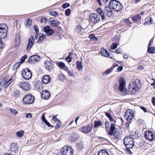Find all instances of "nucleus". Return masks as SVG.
I'll use <instances>...</instances> for the list:
<instances>
[{"label": "nucleus", "mask_w": 155, "mask_h": 155, "mask_svg": "<svg viewBox=\"0 0 155 155\" xmlns=\"http://www.w3.org/2000/svg\"><path fill=\"white\" fill-rule=\"evenodd\" d=\"M97 11L101 16L103 21H107V18L106 16L110 17L112 16L113 14L111 9L108 6H106L104 8L103 11L101 8H98L97 9Z\"/></svg>", "instance_id": "1"}, {"label": "nucleus", "mask_w": 155, "mask_h": 155, "mask_svg": "<svg viewBox=\"0 0 155 155\" xmlns=\"http://www.w3.org/2000/svg\"><path fill=\"white\" fill-rule=\"evenodd\" d=\"M140 80L136 79L130 83L128 87V91L131 94H134L140 89Z\"/></svg>", "instance_id": "2"}, {"label": "nucleus", "mask_w": 155, "mask_h": 155, "mask_svg": "<svg viewBox=\"0 0 155 155\" xmlns=\"http://www.w3.org/2000/svg\"><path fill=\"white\" fill-rule=\"evenodd\" d=\"M119 82V86L117 84H115L114 85L115 90L116 91H119L121 92L124 91L125 89V82L124 79L122 77H120L118 80Z\"/></svg>", "instance_id": "3"}, {"label": "nucleus", "mask_w": 155, "mask_h": 155, "mask_svg": "<svg viewBox=\"0 0 155 155\" xmlns=\"http://www.w3.org/2000/svg\"><path fill=\"white\" fill-rule=\"evenodd\" d=\"M109 7L116 12L120 11L123 8L121 3L116 0H111L109 3Z\"/></svg>", "instance_id": "4"}, {"label": "nucleus", "mask_w": 155, "mask_h": 155, "mask_svg": "<svg viewBox=\"0 0 155 155\" xmlns=\"http://www.w3.org/2000/svg\"><path fill=\"white\" fill-rule=\"evenodd\" d=\"M115 129V126L114 124L112 123L110 125V130L109 132L107 133V134L108 136H112L113 135L114 138L117 140H119L120 139V135L118 133H114Z\"/></svg>", "instance_id": "5"}, {"label": "nucleus", "mask_w": 155, "mask_h": 155, "mask_svg": "<svg viewBox=\"0 0 155 155\" xmlns=\"http://www.w3.org/2000/svg\"><path fill=\"white\" fill-rule=\"evenodd\" d=\"M8 27L6 25L2 24L0 25V39H4L7 35Z\"/></svg>", "instance_id": "6"}, {"label": "nucleus", "mask_w": 155, "mask_h": 155, "mask_svg": "<svg viewBox=\"0 0 155 155\" xmlns=\"http://www.w3.org/2000/svg\"><path fill=\"white\" fill-rule=\"evenodd\" d=\"M35 100L34 97L31 94L25 95L22 99L23 102L25 104H30L33 103Z\"/></svg>", "instance_id": "7"}, {"label": "nucleus", "mask_w": 155, "mask_h": 155, "mask_svg": "<svg viewBox=\"0 0 155 155\" xmlns=\"http://www.w3.org/2000/svg\"><path fill=\"white\" fill-rule=\"evenodd\" d=\"M89 21L91 23L95 25L98 23L100 20V17L97 14L92 13L89 16Z\"/></svg>", "instance_id": "8"}, {"label": "nucleus", "mask_w": 155, "mask_h": 155, "mask_svg": "<svg viewBox=\"0 0 155 155\" xmlns=\"http://www.w3.org/2000/svg\"><path fill=\"white\" fill-rule=\"evenodd\" d=\"M21 75L24 79L29 80L31 77L32 73L30 70L26 68L23 70Z\"/></svg>", "instance_id": "9"}, {"label": "nucleus", "mask_w": 155, "mask_h": 155, "mask_svg": "<svg viewBox=\"0 0 155 155\" xmlns=\"http://www.w3.org/2000/svg\"><path fill=\"white\" fill-rule=\"evenodd\" d=\"M62 152L64 155H73L74 153L73 150L70 147H64L61 148Z\"/></svg>", "instance_id": "10"}, {"label": "nucleus", "mask_w": 155, "mask_h": 155, "mask_svg": "<svg viewBox=\"0 0 155 155\" xmlns=\"http://www.w3.org/2000/svg\"><path fill=\"white\" fill-rule=\"evenodd\" d=\"M93 125L92 124H89L81 128V131L83 133L86 134L90 133L92 130Z\"/></svg>", "instance_id": "11"}, {"label": "nucleus", "mask_w": 155, "mask_h": 155, "mask_svg": "<svg viewBox=\"0 0 155 155\" xmlns=\"http://www.w3.org/2000/svg\"><path fill=\"white\" fill-rule=\"evenodd\" d=\"M145 137L146 139L150 141L153 140L154 138V135L153 133L148 130L145 131Z\"/></svg>", "instance_id": "12"}, {"label": "nucleus", "mask_w": 155, "mask_h": 155, "mask_svg": "<svg viewBox=\"0 0 155 155\" xmlns=\"http://www.w3.org/2000/svg\"><path fill=\"white\" fill-rule=\"evenodd\" d=\"M12 81V78L9 79L7 81H5V79H1L0 82V85L2 87L3 86L5 87H7L11 84Z\"/></svg>", "instance_id": "13"}, {"label": "nucleus", "mask_w": 155, "mask_h": 155, "mask_svg": "<svg viewBox=\"0 0 155 155\" xmlns=\"http://www.w3.org/2000/svg\"><path fill=\"white\" fill-rule=\"evenodd\" d=\"M134 114L132 110L128 109L127 110V120L130 121L134 117Z\"/></svg>", "instance_id": "14"}, {"label": "nucleus", "mask_w": 155, "mask_h": 155, "mask_svg": "<svg viewBox=\"0 0 155 155\" xmlns=\"http://www.w3.org/2000/svg\"><path fill=\"white\" fill-rule=\"evenodd\" d=\"M34 39L33 36H31L28 41V43L27 45L26 50L27 51L30 50L34 44Z\"/></svg>", "instance_id": "15"}, {"label": "nucleus", "mask_w": 155, "mask_h": 155, "mask_svg": "<svg viewBox=\"0 0 155 155\" xmlns=\"http://www.w3.org/2000/svg\"><path fill=\"white\" fill-rule=\"evenodd\" d=\"M19 86L24 90L28 91L30 88V84L27 82H21L19 84Z\"/></svg>", "instance_id": "16"}, {"label": "nucleus", "mask_w": 155, "mask_h": 155, "mask_svg": "<svg viewBox=\"0 0 155 155\" xmlns=\"http://www.w3.org/2000/svg\"><path fill=\"white\" fill-rule=\"evenodd\" d=\"M43 31L47 35H51L54 32V30L52 29H51L49 25L43 28Z\"/></svg>", "instance_id": "17"}, {"label": "nucleus", "mask_w": 155, "mask_h": 155, "mask_svg": "<svg viewBox=\"0 0 155 155\" xmlns=\"http://www.w3.org/2000/svg\"><path fill=\"white\" fill-rule=\"evenodd\" d=\"M46 69L49 71H51L53 69V64L49 61H46L44 63Z\"/></svg>", "instance_id": "18"}, {"label": "nucleus", "mask_w": 155, "mask_h": 155, "mask_svg": "<svg viewBox=\"0 0 155 155\" xmlns=\"http://www.w3.org/2000/svg\"><path fill=\"white\" fill-rule=\"evenodd\" d=\"M50 96V93L47 91L45 90L42 91L41 94V97L42 99H48Z\"/></svg>", "instance_id": "19"}, {"label": "nucleus", "mask_w": 155, "mask_h": 155, "mask_svg": "<svg viewBox=\"0 0 155 155\" xmlns=\"http://www.w3.org/2000/svg\"><path fill=\"white\" fill-rule=\"evenodd\" d=\"M18 146L16 143H12L11 145L10 151L13 153H15L18 151Z\"/></svg>", "instance_id": "20"}, {"label": "nucleus", "mask_w": 155, "mask_h": 155, "mask_svg": "<svg viewBox=\"0 0 155 155\" xmlns=\"http://www.w3.org/2000/svg\"><path fill=\"white\" fill-rule=\"evenodd\" d=\"M139 137V134L136 132L131 131L130 132V136L127 137V139L129 138L133 139H137Z\"/></svg>", "instance_id": "21"}, {"label": "nucleus", "mask_w": 155, "mask_h": 155, "mask_svg": "<svg viewBox=\"0 0 155 155\" xmlns=\"http://www.w3.org/2000/svg\"><path fill=\"white\" fill-rule=\"evenodd\" d=\"M43 84H46L48 83L51 81V78L48 75H44L42 78Z\"/></svg>", "instance_id": "22"}, {"label": "nucleus", "mask_w": 155, "mask_h": 155, "mask_svg": "<svg viewBox=\"0 0 155 155\" xmlns=\"http://www.w3.org/2000/svg\"><path fill=\"white\" fill-rule=\"evenodd\" d=\"M80 138L79 135L78 134H74L71 135L69 138V139L72 142H74L78 140Z\"/></svg>", "instance_id": "23"}, {"label": "nucleus", "mask_w": 155, "mask_h": 155, "mask_svg": "<svg viewBox=\"0 0 155 155\" xmlns=\"http://www.w3.org/2000/svg\"><path fill=\"white\" fill-rule=\"evenodd\" d=\"M132 19L134 21L137 22H140L143 20V19H142V18L140 14L137 15L132 17Z\"/></svg>", "instance_id": "24"}, {"label": "nucleus", "mask_w": 155, "mask_h": 155, "mask_svg": "<svg viewBox=\"0 0 155 155\" xmlns=\"http://www.w3.org/2000/svg\"><path fill=\"white\" fill-rule=\"evenodd\" d=\"M100 52L101 54L104 57H108L109 56L110 54L104 48H101Z\"/></svg>", "instance_id": "25"}, {"label": "nucleus", "mask_w": 155, "mask_h": 155, "mask_svg": "<svg viewBox=\"0 0 155 155\" xmlns=\"http://www.w3.org/2000/svg\"><path fill=\"white\" fill-rule=\"evenodd\" d=\"M84 147V143L83 142H80L76 144V147L78 150L83 149Z\"/></svg>", "instance_id": "26"}, {"label": "nucleus", "mask_w": 155, "mask_h": 155, "mask_svg": "<svg viewBox=\"0 0 155 155\" xmlns=\"http://www.w3.org/2000/svg\"><path fill=\"white\" fill-rule=\"evenodd\" d=\"M51 25L53 26H58L60 24V22L57 20H53L50 21Z\"/></svg>", "instance_id": "27"}, {"label": "nucleus", "mask_w": 155, "mask_h": 155, "mask_svg": "<svg viewBox=\"0 0 155 155\" xmlns=\"http://www.w3.org/2000/svg\"><path fill=\"white\" fill-rule=\"evenodd\" d=\"M103 124L101 122V120H96L94 122V127L95 128H97L99 126L102 125Z\"/></svg>", "instance_id": "28"}, {"label": "nucleus", "mask_w": 155, "mask_h": 155, "mask_svg": "<svg viewBox=\"0 0 155 155\" xmlns=\"http://www.w3.org/2000/svg\"><path fill=\"white\" fill-rule=\"evenodd\" d=\"M134 146V143L132 139L129 140V142L128 144H127V149H130L133 147Z\"/></svg>", "instance_id": "29"}, {"label": "nucleus", "mask_w": 155, "mask_h": 155, "mask_svg": "<svg viewBox=\"0 0 155 155\" xmlns=\"http://www.w3.org/2000/svg\"><path fill=\"white\" fill-rule=\"evenodd\" d=\"M98 155H109V154L106 150H101L98 151Z\"/></svg>", "instance_id": "30"}, {"label": "nucleus", "mask_w": 155, "mask_h": 155, "mask_svg": "<svg viewBox=\"0 0 155 155\" xmlns=\"http://www.w3.org/2000/svg\"><path fill=\"white\" fill-rule=\"evenodd\" d=\"M146 21L144 22V25H145L147 24H151L153 23L151 18L150 17L147 18L145 19Z\"/></svg>", "instance_id": "31"}, {"label": "nucleus", "mask_w": 155, "mask_h": 155, "mask_svg": "<svg viewBox=\"0 0 155 155\" xmlns=\"http://www.w3.org/2000/svg\"><path fill=\"white\" fill-rule=\"evenodd\" d=\"M147 51L150 53H155V48L153 47L148 46Z\"/></svg>", "instance_id": "32"}, {"label": "nucleus", "mask_w": 155, "mask_h": 155, "mask_svg": "<svg viewBox=\"0 0 155 155\" xmlns=\"http://www.w3.org/2000/svg\"><path fill=\"white\" fill-rule=\"evenodd\" d=\"M14 96L16 98H17L18 97L20 96V92L18 90H15L13 93Z\"/></svg>", "instance_id": "33"}, {"label": "nucleus", "mask_w": 155, "mask_h": 155, "mask_svg": "<svg viewBox=\"0 0 155 155\" xmlns=\"http://www.w3.org/2000/svg\"><path fill=\"white\" fill-rule=\"evenodd\" d=\"M113 67H111L110 68L105 71L103 73L104 75H106L110 74L113 71Z\"/></svg>", "instance_id": "34"}, {"label": "nucleus", "mask_w": 155, "mask_h": 155, "mask_svg": "<svg viewBox=\"0 0 155 155\" xmlns=\"http://www.w3.org/2000/svg\"><path fill=\"white\" fill-rule=\"evenodd\" d=\"M77 67L79 70H81L83 68V66L81 62L77 61L76 62Z\"/></svg>", "instance_id": "35"}, {"label": "nucleus", "mask_w": 155, "mask_h": 155, "mask_svg": "<svg viewBox=\"0 0 155 155\" xmlns=\"http://www.w3.org/2000/svg\"><path fill=\"white\" fill-rule=\"evenodd\" d=\"M89 38L92 40L94 41H97L98 40V38L95 37V35L92 34H91L89 35Z\"/></svg>", "instance_id": "36"}, {"label": "nucleus", "mask_w": 155, "mask_h": 155, "mask_svg": "<svg viewBox=\"0 0 155 155\" xmlns=\"http://www.w3.org/2000/svg\"><path fill=\"white\" fill-rule=\"evenodd\" d=\"M21 63L20 62H18L15 64L13 67V70H16L18 69V68L20 67Z\"/></svg>", "instance_id": "37"}, {"label": "nucleus", "mask_w": 155, "mask_h": 155, "mask_svg": "<svg viewBox=\"0 0 155 155\" xmlns=\"http://www.w3.org/2000/svg\"><path fill=\"white\" fill-rule=\"evenodd\" d=\"M16 135L19 137L22 136L24 134V131L23 130H20L17 131L16 133Z\"/></svg>", "instance_id": "38"}, {"label": "nucleus", "mask_w": 155, "mask_h": 155, "mask_svg": "<svg viewBox=\"0 0 155 155\" xmlns=\"http://www.w3.org/2000/svg\"><path fill=\"white\" fill-rule=\"evenodd\" d=\"M33 58V61L35 62H37L40 59V57L38 55H35L32 56Z\"/></svg>", "instance_id": "39"}, {"label": "nucleus", "mask_w": 155, "mask_h": 155, "mask_svg": "<svg viewBox=\"0 0 155 155\" xmlns=\"http://www.w3.org/2000/svg\"><path fill=\"white\" fill-rule=\"evenodd\" d=\"M49 14L51 16H56L58 15V13L56 11H51L49 12Z\"/></svg>", "instance_id": "40"}, {"label": "nucleus", "mask_w": 155, "mask_h": 155, "mask_svg": "<svg viewBox=\"0 0 155 155\" xmlns=\"http://www.w3.org/2000/svg\"><path fill=\"white\" fill-rule=\"evenodd\" d=\"M105 114L110 121H113L114 120L113 118L112 117L110 113L108 112H105Z\"/></svg>", "instance_id": "41"}, {"label": "nucleus", "mask_w": 155, "mask_h": 155, "mask_svg": "<svg viewBox=\"0 0 155 155\" xmlns=\"http://www.w3.org/2000/svg\"><path fill=\"white\" fill-rule=\"evenodd\" d=\"M82 30V27L81 26H77L75 28L76 31L78 33L81 32Z\"/></svg>", "instance_id": "42"}, {"label": "nucleus", "mask_w": 155, "mask_h": 155, "mask_svg": "<svg viewBox=\"0 0 155 155\" xmlns=\"http://www.w3.org/2000/svg\"><path fill=\"white\" fill-rule=\"evenodd\" d=\"M118 45L116 43H113L111 46V48L112 49L114 50L117 47Z\"/></svg>", "instance_id": "43"}, {"label": "nucleus", "mask_w": 155, "mask_h": 155, "mask_svg": "<svg viewBox=\"0 0 155 155\" xmlns=\"http://www.w3.org/2000/svg\"><path fill=\"white\" fill-rule=\"evenodd\" d=\"M57 115L55 116H52V120L54 121L56 123H61V121L59 120H58L57 118L56 117Z\"/></svg>", "instance_id": "44"}, {"label": "nucleus", "mask_w": 155, "mask_h": 155, "mask_svg": "<svg viewBox=\"0 0 155 155\" xmlns=\"http://www.w3.org/2000/svg\"><path fill=\"white\" fill-rule=\"evenodd\" d=\"M71 10L70 8L67 9L65 11V14L66 16H69L70 15Z\"/></svg>", "instance_id": "45"}, {"label": "nucleus", "mask_w": 155, "mask_h": 155, "mask_svg": "<svg viewBox=\"0 0 155 155\" xmlns=\"http://www.w3.org/2000/svg\"><path fill=\"white\" fill-rule=\"evenodd\" d=\"M28 56L26 55H24L21 58V61L20 62H21V64L23 63L26 59L27 58Z\"/></svg>", "instance_id": "46"}, {"label": "nucleus", "mask_w": 155, "mask_h": 155, "mask_svg": "<svg viewBox=\"0 0 155 155\" xmlns=\"http://www.w3.org/2000/svg\"><path fill=\"white\" fill-rule=\"evenodd\" d=\"M59 66L61 68H64L65 67V64L62 62H60L58 63Z\"/></svg>", "instance_id": "47"}, {"label": "nucleus", "mask_w": 155, "mask_h": 155, "mask_svg": "<svg viewBox=\"0 0 155 155\" xmlns=\"http://www.w3.org/2000/svg\"><path fill=\"white\" fill-rule=\"evenodd\" d=\"M31 20L30 18H28L26 22V25L30 26L31 25Z\"/></svg>", "instance_id": "48"}, {"label": "nucleus", "mask_w": 155, "mask_h": 155, "mask_svg": "<svg viewBox=\"0 0 155 155\" xmlns=\"http://www.w3.org/2000/svg\"><path fill=\"white\" fill-rule=\"evenodd\" d=\"M44 122V123L48 126V127H53L54 126L51 125L46 120L45 121H43Z\"/></svg>", "instance_id": "49"}, {"label": "nucleus", "mask_w": 155, "mask_h": 155, "mask_svg": "<svg viewBox=\"0 0 155 155\" xmlns=\"http://www.w3.org/2000/svg\"><path fill=\"white\" fill-rule=\"evenodd\" d=\"M70 5L68 3H65L62 5V7L64 8H66L69 7Z\"/></svg>", "instance_id": "50"}, {"label": "nucleus", "mask_w": 155, "mask_h": 155, "mask_svg": "<svg viewBox=\"0 0 155 155\" xmlns=\"http://www.w3.org/2000/svg\"><path fill=\"white\" fill-rule=\"evenodd\" d=\"M33 58L32 56H31L28 59V62L29 63H30L33 64V63H35V62L34 61H33Z\"/></svg>", "instance_id": "51"}, {"label": "nucleus", "mask_w": 155, "mask_h": 155, "mask_svg": "<svg viewBox=\"0 0 155 155\" xmlns=\"http://www.w3.org/2000/svg\"><path fill=\"white\" fill-rule=\"evenodd\" d=\"M15 39L16 41L20 42V37L19 34H17L15 37Z\"/></svg>", "instance_id": "52"}, {"label": "nucleus", "mask_w": 155, "mask_h": 155, "mask_svg": "<svg viewBox=\"0 0 155 155\" xmlns=\"http://www.w3.org/2000/svg\"><path fill=\"white\" fill-rule=\"evenodd\" d=\"M39 37L40 38H43L44 39H45L46 37V35L45 34L42 33H40L39 34Z\"/></svg>", "instance_id": "53"}, {"label": "nucleus", "mask_w": 155, "mask_h": 155, "mask_svg": "<svg viewBox=\"0 0 155 155\" xmlns=\"http://www.w3.org/2000/svg\"><path fill=\"white\" fill-rule=\"evenodd\" d=\"M72 58L71 57L68 56L66 58V61L68 63H70L71 61Z\"/></svg>", "instance_id": "54"}, {"label": "nucleus", "mask_w": 155, "mask_h": 155, "mask_svg": "<svg viewBox=\"0 0 155 155\" xmlns=\"http://www.w3.org/2000/svg\"><path fill=\"white\" fill-rule=\"evenodd\" d=\"M44 39H45L42 38H40L39 37L38 40L37 42L39 44H41L42 43L43 40Z\"/></svg>", "instance_id": "55"}, {"label": "nucleus", "mask_w": 155, "mask_h": 155, "mask_svg": "<svg viewBox=\"0 0 155 155\" xmlns=\"http://www.w3.org/2000/svg\"><path fill=\"white\" fill-rule=\"evenodd\" d=\"M10 111L12 113L14 114H17L18 113V112L17 111L13 109H10Z\"/></svg>", "instance_id": "56"}, {"label": "nucleus", "mask_w": 155, "mask_h": 155, "mask_svg": "<svg viewBox=\"0 0 155 155\" xmlns=\"http://www.w3.org/2000/svg\"><path fill=\"white\" fill-rule=\"evenodd\" d=\"M123 69V67L122 66H119L117 69V71L119 72L122 70Z\"/></svg>", "instance_id": "57"}, {"label": "nucleus", "mask_w": 155, "mask_h": 155, "mask_svg": "<svg viewBox=\"0 0 155 155\" xmlns=\"http://www.w3.org/2000/svg\"><path fill=\"white\" fill-rule=\"evenodd\" d=\"M34 29L36 33H38L39 32V30L38 29V27L36 25H34Z\"/></svg>", "instance_id": "58"}, {"label": "nucleus", "mask_w": 155, "mask_h": 155, "mask_svg": "<svg viewBox=\"0 0 155 155\" xmlns=\"http://www.w3.org/2000/svg\"><path fill=\"white\" fill-rule=\"evenodd\" d=\"M154 37H153L150 41L149 45H148V46H151L152 44H153V41L154 40Z\"/></svg>", "instance_id": "59"}, {"label": "nucleus", "mask_w": 155, "mask_h": 155, "mask_svg": "<svg viewBox=\"0 0 155 155\" xmlns=\"http://www.w3.org/2000/svg\"><path fill=\"white\" fill-rule=\"evenodd\" d=\"M32 117V115L31 113H27L26 115V117L27 118H31Z\"/></svg>", "instance_id": "60"}, {"label": "nucleus", "mask_w": 155, "mask_h": 155, "mask_svg": "<svg viewBox=\"0 0 155 155\" xmlns=\"http://www.w3.org/2000/svg\"><path fill=\"white\" fill-rule=\"evenodd\" d=\"M58 123L57 124V125L55 126V129H57L58 128L61 127V123Z\"/></svg>", "instance_id": "61"}, {"label": "nucleus", "mask_w": 155, "mask_h": 155, "mask_svg": "<svg viewBox=\"0 0 155 155\" xmlns=\"http://www.w3.org/2000/svg\"><path fill=\"white\" fill-rule=\"evenodd\" d=\"M140 107V108L142 109L144 112L146 113L147 111L146 107L142 106Z\"/></svg>", "instance_id": "62"}, {"label": "nucleus", "mask_w": 155, "mask_h": 155, "mask_svg": "<svg viewBox=\"0 0 155 155\" xmlns=\"http://www.w3.org/2000/svg\"><path fill=\"white\" fill-rule=\"evenodd\" d=\"M41 117L42 120L43 121H45L46 120L45 117V113H43L42 114Z\"/></svg>", "instance_id": "63"}, {"label": "nucleus", "mask_w": 155, "mask_h": 155, "mask_svg": "<svg viewBox=\"0 0 155 155\" xmlns=\"http://www.w3.org/2000/svg\"><path fill=\"white\" fill-rule=\"evenodd\" d=\"M152 102L153 105L155 106V97H153L152 99Z\"/></svg>", "instance_id": "64"}]
</instances>
